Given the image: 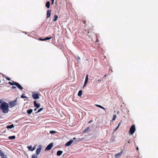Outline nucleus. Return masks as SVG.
Wrapping results in <instances>:
<instances>
[{"label":"nucleus","instance_id":"nucleus-10","mask_svg":"<svg viewBox=\"0 0 158 158\" xmlns=\"http://www.w3.org/2000/svg\"><path fill=\"white\" fill-rule=\"evenodd\" d=\"M73 142V140H70L65 144V146L67 147L70 146L72 143Z\"/></svg>","mask_w":158,"mask_h":158},{"label":"nucleus","instance_id":"nucleus-22","mask_svg":"<svg viewBox=\"0 0 158 158\" xmlns=\"http://www.w3.org/2000/svg\"><path fill=\"white\" fill-rule=\"evenodd\" d=\"M82 91L81 90H80L78 92L77 94V95L78 96H81L82 94Z\"/></svg>","mask_w":158,"mask_h":158},{"label":"nucleus","instance_id":"nucleus-16","mask_svg":"<svg viewBox=\"0 0 158 158\" xmlns=\"http://www.w3.org/2000/svg\"><path fill=\"white\" fill-rule=\"evenodd\" d=\"M41 148H38L36 151V153L37 155H39L40 152Z\"/></svg>","mask_w":158,"mask_h":158},{"label":"nucleus","instance_id":"nucleus-44","mask_svg":"<svg viewBox=\"0 0 158 158\" xmlns=\"http://www.w3.org/2000/svg\"><path fill=\"white\" fill-rule=\"evenodd\" d=\"M91 121H89V123H90Z\"/></svg>","mask_w":158,"mask_h":158},{"label":"nucleus","instance_id":"nucleus-29","mask_svg":"<svg viewBox=\"0 0 158 158\" xmlns=\"http://www.w3.org/2000/svg\"><path fill=\"white\" fill-rule=\"evenodd\" d=\"M116 117V114H114L113 116V117L112 118V120L114 121L115 120Z\"/></svg>","mask_w":158,"mask_h":158},{"label":"nucleus","instance_id":"nucleus-4","mask_svg":"<svg viewBox=\"0 0 158 158\" xmlns=\"http://www.w3.org/2000/svg\"><path fill=\"white\" fill-rule=\"evenodd\" d=\"M53 146V143H51L49 144L45 149V151H49L52 148Z\"/></svg>","mask_w":158,"mask_h":158},{"label":"nucleus","instance_id":"nucleus-11","mask_svg":"<svg viewBox=\"0 0 158 158\" xmlns=\"http://www.w3.org/2000/svg\"><path fill=\"white\" fill-rule=\"evenodd\" d=\"M0 156H1L2 158H7L6 155H4V153L2 152V151L0 150Z\"/></svg>","mask_w":158,"mask_h":158},{"label":"nucleus","instance_id":"nucleus-13","mask_svg":"<svg viewBox=\"0 0 158 158\" xmlns=\"http://www.w3.org/2000/svg\"><path fill=\"white\" fill-rule=\"evenodd\" d=\"M52 38V37H46L45 38L43 39H42L41 38H40L39 40H42V41H45L46 40H49L50 39H51Z\"/></svg>","mask_w":158,"mask_h":158},{"label":"nucleus","instance_id":"nucleus-34","mask_svg":"<svg viewBox=\"0 0 158 158\" xmlns=\"http://www.w3.org/2000/svg\"><path fill=\"white\" fill-rule=\"evenodd\" d=\"M83 23H84V24H85V25H86V21L85 20H84V21H83Z\"/></svg>","mask_w":158,"mask_h":158},{"label":"nucleus","instance_id":"nucleus-38","mask_svg":"<svg viewBox=\"0 0 158 158\" xmlns=\"http://www.w3.org/2000/svg\"><path fill=\"white\" fill-rule=\"evenodd\" d=\"M12 88L13 89H15V88H16V87H15V86H13L12 87Z\"/></svg>","mask_w":158,"mask_h":158},{"label":"nucleus","instance_id":"nucleus-12","mask_svg":"<svg viewBox=\"0 0 158 158\" xmlns=\"http://www.w3.org/2000/svg\"><path fill=\"white\" fill-rule=\"evenodd\" d=\"M82 32L84 34H85L87 35H89V31H88V29L87 30H84L82 31Z\"/></svg>","mask_w":158,"mask_h":158},{"label":"nucleus","instance_id":"nucleus-7","mask_svg":"<svg viewBox=\"0 0 158 158\" xmlns=\"http://www.w3.org/2000/svg\"><path fill=\"white\" fill-rule=\"evenodd\" d=\"M88 74H87V75H86V76L85 80V82H84V85H83V87H84L86 85V84H87V83L88 82Z\"/></svg>","mask_w":158,"mask_h":158},{"label":"nucleus","instance_id":"nucleus-3","mask_svg":"<svg viewBox=\"0 0 158 158\" xmlns=\"http://www.w3.org/2000/svg\"><path fill=\"white\" fill-rule=\"evenodd\" d=\"M17 100L16 99L13 100L12 101L10 102H9V107L10 108H12L14 106H15L16 105H17Z\"/></svg>","mask_w":158,"mask_h":158},{"label":"nucleus","instance_id":"nucleus-46","mask_svg":"<svg viewBox=\"0 0 158 158\" xmlns=\"http://www.w3.org/2000/svg\"><path fill=\"white\" fill-rule=\"evenodd\" d=\"M128 143H130V141H129L128 142Z\"/></svg>","mask_w":158,"mask_h":158},{"label":"nucleus","instance_id":"nucleus-36","mask_svg":"<svg viewBox=\"0 0 158 158\" xmlns=\"http://www.w3.org/2000/svg\"><path fill=\"white\" fill-rule=\"evenodd\" d=\"M121 125V122H120V123H118V127H119Z\"/></svg>","mask_w":158,"mask_h":158},{"label":"nucleus","instance_id":"nucleus-24","mask_svg":"<svg viewBox=\"0 0 158 158\" xmlns=\"http://www.w3.org/2000/svg\"><path fill=\"white\" fill-rule=\"evenodd\" d=\"M89 129V127H87L85 129L83 130V132L84 133H85L88 131Z\"/></svg>","mask_w":158,"mask_h":158},{"label":"nucleus","instance_id":"nucleus-26","mask_svg":"<svg viewBox=\"0 0 158 158\" xmlns=\"http://www.w3.org/2000/svg\"><path fill=\"white\" fill-rule=\"evenodd\" d=\"M37 156L36 154H33L32 155L31 158H37Z\"/></svg>","mask_w":158,"mask_h":158},{"label":"nucleus","instance_id":"nucleus-45","mask_svg":"<svg viewBox=\"0 0 158 158\" xmlns=\"http://www.w3.org/2000/svg\"><path fill=\"white\" fill-rule=\"evenodd\" d=\"M76 139V138H73V139Z\"/></svg>","mask_w":158,"mask_h":158},{"label":"nucleus","instance_id":"nucleus-41","mask_svg":"<svg viewBox=\"0 0 158 158\" xmlns=\"http://www.w3.org/2000/svg\"><path fill=\"white\" fill-rule=\"evenodd\" d=\"M2 100H0V103H2Z\"/></svg>","mask_w":158,"mask_h":158},{"label":"nucleus","instance_id":"nucleus-25","mask_svg":"<svg viewBox=\"0 0 158 158\" xmlns=\"http://www.w3.org/2000/svg\"><path fill=\"white\" fill-rule=\"evenodd\" d=\"M54 17L55 18L53 20V21L55 22L57 20V19L58 18V16H57V15H55L54 16Z\"/></svg>","mask_w":158,"mask_h":158},{"label":"nucleus","instance_id":"nucleus-1","mask_svg":"<svg viewBox=\"0 0 158 158\" xmlns=\"http://www.w3.org/2000/svg\"><path fill=\"white\" fill-rule=\"evenodd\" d=\"M0 106V110H2V112L4 113H7L9 110V106L8 103L6 102L1 103Z\"/></svg>","mask_w":158,"mask_h":158},{"label":"nucleus","instance_id":"nucleus-42","mask_svg":"<svg viewBox=\"0 0 158 158\" xmlns=\"http://www.w3.org/2000/svg\"><path fill=\"white\" fill-rule=\"evenodd\" d=\"M136 150H139V148H138V147H137L136 148Z\"/></svg>","mask_w":158,"mask_h":158},{"label":"nucleus","instance_id":"nucleus-15","mask_svg":"<svg viewBox=\"0 0 158 158\" xmlns=\"http://www.w3.org/2000/svg\"><path fill=\"white\" fill-rule=\"evenodd\" d=\"M45 6L48 9L50 8V3L49 1H47L46 3Z\"/></svg>","mask_w":158,"mask_h":158},{"label":"nucleus","instance_id":"nucleus-40","mask_svg":"<svg viewBox=\"0 0 158 158\" xmlns=\"http://www.w3.org/2000/svg\"><path fill=\"white\" fill-rule=\"evenodd\" d=\"M34 110L35 111L37 110V108H35L34 109Z\"/></svg>","mask_w":158,"mask_h":158},{"label":"nucleus","instance_id":"nucleus-20","mask_svg":"<svg viewBox=\"0 0 158 158\" xmlns=\"http://www.w3.org/2000/svg\"><path fill=\"white\" fill-rule=\"evenodd\" d=\"M16 138V137L15 135L10 136L8 137V138L10 139H15Z\"/></svg>","mask_w":158,"mask_h":158},{"label":"nucleus","instance_id":"nucleus-43","mask_svg":"<svg viewBox=\"0 0 158 158\" xmlns=\"http://www.w3.org/2000/svg\"><path fill=\"white\" fill-rule=\"evenodd\" d=\"M107 76V75L106 74L104 76V77H106Z\"/></svg>","mask_w":158,"mask_h":158},{"label":"nucleus","instance_id":"nucleus-6","mask_svg":"<svg viewBox=\"0 0 158 158\" xmlns=\"http://www.w3.org/2000/svg\"><path fill=\"white\" fill-rule=\"evenodd\" d=\"M51 10H48L47 12V19L49 18L51 15Z\"/></svg>","mask_w":158,"mask_h":158},{"label":"nucleus","instance_id":"nucleus-18","mask_svg":"<svg viewBox=\"0 0 158 158\" xmlns=\"http://www.w3.org/2000/svg\"><path fill=\"white\" fill-rule=\"evenodd\" d=\"M63 152L62 151H58L57 152V156H60L62 153Z\"/></svg>","mask_w":158,"mask_h":158},{"label":"nucleus","instance_id":"nucleus-35","mask_svg":"<svg viewBox=\"0 0 158 158\" xmlns=\"http://www.w3.org/2000/svg\"><path fill=\"white\" fill-rule=\"evenodd\" d=\"M6 78L7 80H9V81L10 80V78H9V77H6Z\"/></svg>","mask_w":158,"mask_h":158},{"label":"nucleus","instance_id":"nucleus-5","mask_svg":"<svg viewBox=\"0 0 158 158\" xmlns=\"http://www.w3.org/2000/svg\"><path fill=\"white\" fill-rule=\"evenodd\" d=\"M33 98L35 99H38L39 98V95L37 93H33L32 94Z\"/></svg>","mask_w":158,"mask_h":158},{"label":"nucleus","instance_id":"nucleus-17","mask_svg":"<svg viewBox=\"0 0 158 158\" xmlns=\"http://www.w3.org/2000/svg\"><path fill=\"white\" fill-rule=\"evenodd\" d=\"M14 127V126L13 124H12L10 125H7L6 126V128L7 129H11Z\"/></svg>","mask_w":158,"mask_h":158},{"label":"nucleus","instance_id":"nucleus-33","mask_svg":"<svg viewBox=\"0 0 158 158\" xmlns=\"http://www.w3.org/2000/svg\"><path fill=\"white\" fill-rule=\"evenodd\" d=\"M54 0H51V4L52 5H53L54 4Z\"/></svg>","mask_w":158,"mask_h":158},{"label":"nucleus","instance_id":"nucleus-9","mask_svg":"<svg viewBox=\"0 0 158 158\" xmlns=\"http://www.w3.org/2000/svg\"><path fill=\"white\" fill-rule=\"evenodd\" d=\"M34 105L35 107L37 108H39L40 106V105L39 103H37L35 101L34 102Z\"/></svg>","mask_w":158,"mask_h":158},{"label":"nucleus","instance_id":"nucleus-23","mask_svg":"<svg viewBox=\"0 0 158 158\" xmlns=\"http://www.w3.org/2000/svg\"><path fill=\"white\" fill-rule=\"evenodd\" d=\"M15 83H17V82H15L14 81H12V82H8V83L11 85H15Z\"/></svg>","mask_w":158,"mask_h":158},{"label":"nucleus","instance_id":"nucleus-27","mask_svg":"<svg viewBox=\"0 0 158 158\" xmlns=\"http://www.w3.org/2000/svg\"><path fill=\"white\" fill-rule=\"evenodd\" d=\"M25 95V94H22L21 97L23 98H27V97H26L24 96Z\"/></svg>","mask_w":158,"mask_h":158},{"label":"nucleus","instance_id":"nucleus-31","mask_svg":"<svg viewBox=\"0 0 158 158\" xmlns=\"http://www.w3.org/2000/svg\"><path fill=\"white\" fill-rule=\"evenodd\" d=\"M50 132L51 134H54L56 132L54 131H50Z\"/></svg>","mask_w":158,"mask_h":158},{"label":"nucleus","instance_id":"nucleus-2","mask_svg":"<svg viewBox=\"0 0 158 158\" xmlns=\"http://www.w3.org/2000/svg\"><path fill=\"white\" fill-rule=\"evenodd\" d=\"M135 125H132L130 128L129 131V133L130 134V135H132L135 132Z\"/></svg>","mask_w":158,"mask_h":158},{"label":"nucleus","instance_id":"nucleus-30","mask_svg":"<svg viewBox=\"0 0 158 158\" xmlns=\"http://www.w3.org/2000/svg\"><path fill=\"white\" fill-rule=\"evenodd\" d=\"M121 155V153H118V154H116L115 156L116 158H117L118 156H119Z\"/></svg>","mask_w":158,"mask_h":158},{"label":"nucleus","instance_id":"nucleus-21","mask_svg":"<svg viewBox=\"0 0 158 158\" xmlns=\"http://www.w3.org/2000/svg\"><path fill=\"white\" fill-rule=\"evenodd\" d=\"M32 109H30L27 110V112L28 114H30L32 112Z\"/></svg>","mask_w":158,"mask_h":158},{"label":"nucleus","instance_id":"nucleus-28","mask_svg":"<svg viewBox=\"0 0 158 158\" xmlns=\"http://www.w3.org/2000/svg\"><path fill=\"white\" fill-rule=\"evenodd\" d=\"M43 109V108H40L36 112V113H37L40 112V111H42Z\"/></svg>","mask_w":158,"mask_h":158},{"label":"nucleus","instance_id":"nucleus-19","mask_svg":"<svg viewBox=\"0 0 158 158\" xmlns=\"http://www.w3.org/2000/svg\"><path fill=\"white\" fill-rule=\"evenodd\" d=\"M95 106H96L98 107H99L100 108H101L104 110H105V108L100 105H98V104H95Z\"/></svg>","mask_w":158,"mask_h":158},{"label":"nucleus","instance_id":"nucleus-14","mask_svg":"<svg viewBox=\"0 0 158 158\" xmlns=\"http://www.w3.org/2000/svg\"><path fill=\"white\" fill-rule=\"evenodd\" d=\"M27 148L29 150H30L31 151H33V150H35V147L32 148L31 146H28L27 147Z\"/></svg>","mask_w":158,"mask_h":158},{"label":"nucleus","instance_id":"nucleus-39","mask_svg":"<svg viewBox=\"0 0 158 158\" xmlns=\"http://www.w3.org/2000/svg\"><path fill=\"white\" fill-rule=\"evenodd\" d=\"M101 81V79H99V80H98L97 81V82L98 81Z\"/></svg>","mask_w":158,"mask_h":158},{"label":"nucleus","instance_id":"nucleus-32","mask_svg":"<svg viewBox=\"0 0 158 158\" xmlns=\"http://www.w3.org/2000/svg\"><path fill=\"white\" fill-rule=\"evenodd\" d=\"M118 127H117L116 128H115L114 130V131H116L118 129Z\"/></svg>","mask_w":158,"mask_h":158},{"label":"nucleus","instance_id":"nucleus-8","mask_svg":"<svg viewBox=\"0 0 158 158\" xmlns=\"http://www.w3.org/2000/svg\"><path fill=\"white\" fill-rule=\"evenodd\" d=\"M15 85H16L21 90H22L23 89L21 86L18 82L15 83Z\"/></svg>","mask_w":158,"mask_h":158},{"label":"nucleus","instance_id":"nucleus-37","mask_svg":"<svg viewBox=\"0 0 158 158\" xmlns=\"http://www.w3.org/2000/svg\"><path fill=\"white\" fill-rule=\"evenodd\" d=\"M80 57H78L77 58V60H80Z\"/></svg>","mask_w":158,"mask_h":158}]
</instances>
